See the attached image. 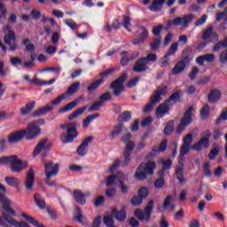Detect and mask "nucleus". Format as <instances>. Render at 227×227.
I'll use <instances>...</instances> for the list:
<instances>
[{
	"label": "nucleus",
	"mask_w": 227,
	"mask_h": 227,
	"mask_svg": "<svg viewBox=\"0 0 227 227\" xmlns=\"http://www.w3.org/2000/svg\"><path fill=\"white\" fill-rule=\"evenodd\" d=\"M0 164L2 166L11 165V169L14 173H20L22 169L27 168V161L19 159L17 155L4 156L0 158Z\"/></svg>",
	"instance_id": "f257e3e1"
},
{
	"label": "nucleus",
	"mask_w": 227,
	"mask_h": 227,
	"mask_svg": "<svg viewBox=\"0 0 227 227\" xmlns=\"http://www.w3.org/2000/svg\"><path fill=\"white\" fill-rule=\"evenodd\" d=\"M77 123L76 122H71L67 124H63L60 126V129H66L67 133H62L60 135V141L64 143V145H67L68 143H73L74 140L79 136V133L77 132Z\"/></svg>",
	"instance_id": "f03ea898"
},
{
	"label": "nucleus",
	"mask_w": 227,
	"mask_h": 227,
	"mask_svg": "<svg viewBox=\"0 0 227 227\" xmlns=\"http://www.w3.org/2000/svg\"><path fill=\"white\" fill-rule=\"evenodd\" d=\"M155 168L157 164L154 161L142 162L135 173L136 180H146L148 175H153Z\"/></svg>",
	"instance_id": "7ed1b4c3"
},
{
	"label": "nucleus",
	"mask_w": 227,
	"mask_h": 227,
	"mask_svg": "<svg viewBox=\"0 0 227 227\" xmlns=\"http://www.w3.org/2000/svg\"><path fill=\"white\" fill-rule=\"evenodd\" d=\"M168 93H169L168 87L158 88L151 97L150 103L144 108V113H152V111H153V107H155V104H159V102L162 100V98L166 97Z\"/></svg>",
	"instance_id": "20e7f679"
},
{
	"label": "nucleus",
	"mask_w": 227,
	"mask_h": 227,
	"mask_svg": "<svg viewBox=\"0 0 227 227\" xmlns=\"http://www.w3.org/2000/svg\"><path fill=\"white\" fill-rule=\"evenodd\" d=\"M153 208H155V203L153 200H150L147 206L145 207L144 211L141 209H137L134 212V215L141 223H150L152 221V214H153Z\"/></svg>",
	"instance_id": "39448f33"
},
{
	"label": "nucleus",
	"mask_w": 227,
	"mask_h": 227,
	"mask_svg": "<svg viewBox=\"0 0 227 227\" xmlns=\"http://www.w3.org/2000/svg\"><path fill=\"white\" fill-rule=\"evenodd\" d=\"M0 203L3 205V209L9 215L13 217L17 215V213L13 208H12V205L13 202L10 200V199L6 198V187L0 184Z\"/></svg>",
	"instance_id": "423d86ee"
},
{
	"label": "nucleus",
	"mask_w": 227,
	"mask_h": 227,
	"mask_svg": "<svg viewBox=\"0 0 227 227\" xmlns=\"http://www.w3.org/2000/svg\"><path fill=\"white\" fill-rule=\"evenodd\" d=\"M194 114V106H190L185 112L184 117L181 119L180 124L176 129V133L180 136L191 123H192V115Z\"/></svg>",
	"instance_id": "0eeeda50"
},
{
	"label": "nucleus",
	"mask_w": 227,
	"mask_h": 227,
	"mask_svg": "<svg viewBox=\"0 0 227 227\" xmlns=\"http://www.w3.org/2000/svg\"><path fill=\"white\" fill-rule=\"evenodd\" d=\"M49 150H51V144H49L47 138H44L36 145L33 152V156L37 157V155H41L43 159H45L47 153H49Z\"/></svg>",
	"instance_id": "6e6552de"
},
{
	"label": "nucleus",
	"mask_w": 227,
	"mask_h": 227,
	"mask_svg": "<svg viewBox=\"0 0 227 227\" xmlns=\"http://www.w3.org/2000/svg\"><path fill=\"white\" fill-rule=\"evenodd\" d=\"M210 136H212L210 131H205L202 134L201 138L192 146V150L201 152L203 148H208L210 146Z\"/></svg>",
	"instance_id": "1a4fd4ad"
},
{
	"label": "nucleus",
	"mask_w": 227,
	"mask_h": 227,
	"mask_svg": "<svg viewBox=\"0 0 227 227\" xmlns=\"http://www.w3.org/2000/svg\"><path fill=\"white\" fill-rule=\"evenodd\" d=\"M3 214V217L0 216V225L4 226V227H27V223L26 222H17V220H15V218H12L10 216H8V215L4 212L2 213ZM11 224V226H10Z\"/></svg>",
	"instance_id": "9d476101"
},
{
	"label": "nucleus",
	"mask_w": 227,
	"mask_h": 227,
	"mask_svg": "<svg viewBox=\"0 0 227 227\" xmlns=\"http://www.w3.org/2000/svg\"><path fill=\"white\" fill-rule=\"evenodd\" d=\"M59 173V164L53 161H47L44 163V175L47 180H51L53 176H58Z\"/></svg>",
	"instance_id": "9b49d317"
},
{
	"label": "nucleus",
	"mask_w": 227,
	"mask_h": 227,
	"mask_svg": "<svg viewBox=\"0 0 227 227\" xmlns=\"http://www.w3.org/2000/svg\"><path fill=\"white\" fill-rule=\"evenodd\" d=\"M191 63V58L184 56L183 59L176 62L175 67L171 69V75H180L185 72V67Z\"/></svg>",
	"instance_id": "f8f14e48"
},
{
	"label": "nucleus",
	"mask_w": 227,
	"mask_h": 227,
	"mask_svg": "<svg viewBox=\"0 0 227 227\" xmlns=\"http://www.w3.org/2000/svg\"><path fill=\"white\" fill-rule=\"evenodd\" d=\"M137 38L132 41L133 45H141V43H145L148 36H150V31L145 26H139L138 30L136 32Z\"/></svg>",
	"instance_id": "ddd939ff"
},
{
	"label": "nucleus",
	"mask_w": 227,
	"mask_h": 227,
	"mask_svg": "<svg viewBox=\"0 0 227 227\" xmlns=\"http://www.w3.org/2000/svg\"><path fill=\"white\" fill-rule=\"evenodd\" d=\"M40 134H42V129H40V127L35 126V124L30 122L28 124V126L27 127L25 136H26L27 139L31 141V139H36V137H38V136H40Z\"/></svg>",
	"instance_id": "4468645a"
},
{
	"label": "nucleus",
	"mask_w": 227,
	"mask_h": 227,
	"mask_svg": "<svg viewBox=\"0 0 227 227\" xmlns=\"http://www.w3.org/2000/svg\"><path fill=\"white\" fill-rule=\"evenodd\" d=\"M79 91V86H71L68 88L67 93L62 94L59 98H55L54 100L51 101V106H59L65 98L67 97H70L72 95H74V93H77Z\"/></svg>",
	"instance_id": "2eb2a0df"
},
{
	"label": "nucleus",
	"mask_w": 227,
	"mask_h": 227,
	"mask_svg": "<svg viewBox=\"0 0 227 227\" xmlns=\"http://www.w3.org/2000/svg\"><path fill=\"white\" fill-rule=\"evenodd\" d=\"M24 81H27V82H30V84H35V86H51V84H53L56 82V79H51L50 81H42L38 79L37 77L33 78L30 80L29 74H26L23 76Z\"/></svg>",
	"instance_id": "dca6fc26"
},
{
	"label": "nucleus",
	"mask_w": 227,
	"mask_h": 227,
	"mask_svg": "<svg viewBox=\"0 0 227 227\" xmlns=\"http://www.w3.org/2000/svg\"><path fill=\"white\" fill-rule=\"evenodd\" d=\"M146 70H148V63L145 57H142L135 62L133 66V72H136L137 74H145Z\"/></svg>",
	"instance_id": "f3484780"
},
{
	"label": "nucleus",
	"mask_w": 227,
	"mask_h": 227,
	"mask_svg": "<svg viewBox=\"0 0 227 227\" xmlns=\"http://www.w3.org/2000/svg\"><path fill=\"white\" fill-rule=\"evenodd\" d=\"M195 61L200 67H205V61L207 63H214V61H215V55L214 53L200 55L196 59Z\"/></svg>",
	"instance_id": "a211bd4d"
},
{
	"label": "nucleus",
	"mask_w": 227,
	"mask_h": 227,
	"mask_svg": "<svg viewBox=\"0 0 227 227\" xmlns=\"http://www.w3.org/2000/svg\"><path fill=\"white\" fill-rule=\"evenodd\" d=\"M169 107H173V104H168V101L160 104L156 109L155 114L157 118H163L168 113H169Z\"/></svg>",
	"instance_id": "6ab92c4d"
},
{
	"label": "nucleus",
	"mask_w": 227,
	"mask_h": 227,
	"mask_svg": "<svg viewBox=\"0 0 227 227\" xmlns=\"http://www.w3.org/2000/svg\"><path fill=\"white\" fill-rule=\"evenodd\" d=\"M93 141V137H89L85 138L80 146L77 149V153L80 157H84L86 153H88V146H90V143Z\"/></svg>",
	"instance_id": "aec40b11"
},
{
	"label": "nucleus",
	"mask_w": 227,
	"mask_h": 227,
	"mask_svg": "<svg viewBox=\"0 0 227 227\" xmlns=\"http://www.w3.org/2000/svg\"><path fill=\"white\" fill-rule=\"evenodd\" d=\"M24 137H26V129L16 131L9 136V143L11 145L19 143V141L24 139Z\"/></svg>",
	"instance_id": "412c9836"
},
{
	"label": "nucleus",
	"mask_w": 227,
	"mask_h": 227,
	"mask_svg": "<svg viewBox=\"0 0 227 227\" xmlns=\"http://www.w3.org/2000/svg\"><path fill=\"white\" fill-rule=\"evenodd\" d=\"M74 200L79 205H86V200L84 198H90L91 193H82L81 190H74Z\"/></svg>",
	"instance_id": "4be33fe9"
},
{
	"label": "nucleus",
	"mask_w": 227,
	"mask_h": 227,
	"mask_svg": "<svg viewBox=\"0 0 227 227\" xmlns=\"http://www.w3.org/2000/svg\"><path fill=\"white\" fill-rule=\"evenodd\" d=\"M33 185H35V170L30 168L27 175L25 187L27 191H33Z\"/></svg>",
	"instance_id": "5701e85b"
},
{
	"label": "nucleus",
	"mask_w": 227,
	"mask_h": 227,
	"mask_svg": "<svg viewBox=\"0 0 227 227\" xmlns=\"http://www.w3.org/2000/svg\"><path fill=\"white\" fill-rule=\"evenodd\" d=\"M185 161L178 160L177 166L176 167V175L180 184H185V177H184V167Z\"/></svg>",
	"instance_id": "b1692460"
},
{
	"label": "nucleus",
	"mask_w": 227,
	"mask_h": 227,
	"mask_svg": "<svg viewBox=\"0 0 227 227\" xmlns=\"http://www.w3.org/2000/svg\"><path fill=\"white\" fill-rule=\"evenodd\" d=\"M123 172H117V174L109 176L106 180V186L113 187L116 184H120V178H123Z\"/></svg>",
	"instance_id": "393cba45"
},
{
	"label": "nucleus",
	"mask_w": 227,
	"mask_h": 227,
	"mask_svg": "<svg viewBox=\"0 0 227 227\" xmlns=\"http://www.w3.org/2000/svg\"><path fill=\"white\" fill-rule=\"evenodd\" d=\"M21 217L24 219V221H27V223H30V224H33V226L35 227H45L43 223H40L38 220L35 219V217L31 216L27 213H21Z\"/></svg>",
	"instance_id": "a878e982"
},
{
	"label": "nucleus",
	"mask_w": 227,
	"mask_h": 227,
	"mask_svg": "<svg viewBox=\"0 0 227 227\" xmlns=\"http://www.w3.org/2000/svg\"><path fill=\"white\" fill-rule=\"evenodd\" d=\"M76 215H74V221H77L78 223H81L82 226H89L90 223L88 222V219L82 215V212L81 211L80 207H75Z\"/></svg>",
	"instance_id": "bb28decb"
},
{
	"label": "nucleus",
	"mask_w": 227,
	"mask_h": 227,
	"mask_svg": "<svg viewBox=\"0 0 227 227\" xmlns=\"http://www.w3.org/2000/svg\"><path fill=\"white\" fill-rule=\"evenodd\" d=\"M164 3H166V0H153L149 6V10L151 12H160V10H162Z\"/></svg>",
	"instance_id": "cd10ccee"
},
{
	"label": "nucleus",
	"mask_w": 227,
	"mask_h": 227,
	"mask_svg": "<svg viewBox=\"0 0 227 227\" xmlns=\"http://www.w3.org/2000/svg\"><path fill=\"white\" fill-rule=\"evenodd\" d=\"M138 56L139 52H135L128 56H123L121 59V65L122 67H127L129 63H130V61H134V59H136V58H137Z\"/></svg>",
	"instance_id": "c85d7f7f"
},
{
	"label": "nucleus",
	"mask_w": 227,
	"mask_h": 227,
	"mask_svg": "<svg viewBox=\"0 0 227 227\" xmlns=\"http://www.w3.org/2000/svg\"><path fill=\"white\" fill-rule=\"evenodd\" d=\"M36 106V102L31 101L27 103L25 106L20 108V114L21 116H26L35 109V106Z\"/></svg>",
	"instance_id": "c756f323"
},
{
	"label": "nucleus",
	"mask_w": 227,
	"mask_h": 227,
	"mask_svg": "<svg viewBox=\"0 0 227 227\" xmlns=\"http://www.w3.org/2000/svg\"><path fill=\"white\" fill-rule=\"evenodd\" d=\"M173 201V196H168L163 202L162 208L163 210H169L170 212H173L175 208H176V206L175 204H171Z\"/></svg>",
	"instance_id": "7c9ffc66"
},
{
	"label": "nucleus",
	"mask_w": 227,
	"mask_h": 227,
	"mask_svg": "<svg viewBox=\"0 0 227 227\" xmlns=\"http://www.w3.org/2000/svg\"><path fill=\"white\" fill-rule=\"evenodd\" d=\"M52 109H54V107L51 106H45L42 108H40L39 110H37L36 112H35L33 114L34 118H38L40 116H43L44 114H47V113H51V111H52Z\"/></svg>",
	"instance_id": "2f4dec72"
},
{
	"label": "nucleus",
	"mask_w": 227,
	"mask_h": 227,
	"mask_svg": "<svg viewBox=\"0 0 227 227\" xmlns=\"http://www.w3.org/2000/svg\"><path fill=\"white\" fill-rule=\"evenodd\" d=\"M77 104H79V99L67 104L65 106L61 107L59 110V114H65V113H68V111H72V109L76 107Z\"/></svg>",
	"instance_id": "473e14b6"
},
{
	"label": "nucleus",
	"mask_w": 227,
	"mask_h": 227,
	"mask_svg": "<svg viewBox=\"0 0 227 227\" xmlns=\"http://www.w3.org/2000/svg\"><path fill=\"white\" fill-rule=\"evenodd\" d=\"M5 184H7V185H10V187H15V189H19L20 185V181L17 177L6 176Z\"/></svg>",
	"instance_id": "72a5a7b5"
},
{
	"label": "nucleus",
	"mask_w": 227,
	"mask_h": 227,
	"mask_svg": "<svg viewBox=\"0 0 227 227\" xmlns=\"http://www.w3.org/2000/svg\"><path fill=\"white\" fill-rule=\"evenodd\" d=\"M4 41L6 45H12V42L17 41V35H15L13 30H10L9 33L4 35Z\"/></svg>",
	"instance_id": "f704fd0d"
},
{
	"label": "nucleus",
	"mask_w": 227,
	"mask_h": 227,
	"mask_svg": "<svg viewBox=\"0 0 227 227\" xmlns=\"http://www.w3.org/2000/svg\"><path fill=\"white\" fill-rule=\"evenodd\" d=\"M129 79V74L127 73L122 74L118 77L115 81H114L110 86H123L125 84V81Z\"/></svg>",
	"instance_id": "c9c22d12"
},
{
	"label": "nucleus",
	"mask_w": 227,
	"mask_h": 227,
	"mask_svg": "<svg viewBox=\"0 0 227 227\" xmlns=\"http://www.w3.org/2000/svg\"><path fill=\"white\" fill-rule=\"evenodd\" d=\"M160 45H162V37L161 36L154 37L153 39V42L150 43L151 50L153 51H159V49H160Z\"/></svg>",
	"instance_id": "e433bc0d"
},
{
	"label": "nucleus",
	"mask_w": 227,
	"mask_h": 227,
	"mask_svg": "<svg viewBox=\"0 0 227 227\" xmlns=\"http://www.w3.org/2000/svg\"><path fill=\"white\" fill-rule=\"evenodd\" d=\"M182 98V91L177 90L173 93L168 99L166 100L167 104H176V102H180V98Z\"/></svg>",
	"instance_id": "4c0bfd02"
},
{
	"label": "nucleus",
	"mask_w": 227,
	"mask_h": 227,
	"mask_svg": "<svg viewBox=\"0 0 227 227\" xmlns=\"http://www.w3.org/2000/svg\"><path fill=\"white\" fill-rule=\"evenodd\" d=\"M159 164H161V171H169L171 169V166H173V160L171 159H160Z\"/></svg>",
	"instance_id": "58836bf2"
},
{
	"label": "nucleus",
	"mask_w": 227,
	"mask_h": 227,
	"mask_svg": "<svg viewBox=\"0 0 227 227\" xmlns=\"http://www.w3.org/2000/svg\"><path fill=\"white\" fill-rule=\"evenodd\" d=\"M190 150H191V145L183 144L181 150H180L179 161L185 162V155H187V153H189Z\"/></svg>",
	"instance_id": "ea45409f"
},
{
	"label": "nucleus",
	"mask_w": 227,
	"mask_h": 227,
	"mask_svg": "<svg viewBox=\"0 0 227 227\" xmlns=\"http://www.w3.org/2000/svg\"><path fill=\"white\" fill-rule=\"evenodd\" d=\"M123 129H125V126L123 125L122 122H121L120 124L115 126L114 130L110 134L111 139H114L115 136H120V134H121V132H123Z\"/></svg>",
	"instance_id": "a19ab883"
},
{
	"label": "nucleus",
	"mask_w": 227,
	"mask_h": 227,
	"mask_svg": "<svg viewBox=\"0 0 227 227\" xmlns=\"http://www.w3.org/2000/svg\"><path fill=\"white\" fill-rule=\"evenodd\" d=\"M178 51V43H174L170 45V48L168 49V52L164 55L165 59H168V58L171 56H175Z\"/></svg>",
	"instance_id": "79ce46f5"
},
{
	"label": "nucleus",
	"mask_w": 227,
	"mask_h": 227,
	"mask_svg": "<svg viewBox=\"0 0 227 227\" xmlns=\"http://www.w3.org/2000/svg\"><path fill=\"white\" fill-rule=\"evenodd\" d=\"M34 200L39 208H45V207H47V205L45 204V199L40 194L35 193L34 196Z\"/></svg>",
	"instance_id": "37998d69"
},
{
	"label": "nucleus",
	"mask_w": 227,
	"mask_h": 227,
	"mask_svg": "<svg viewBox=\"0 0 227 227\" xmlns=\"http://www.w3.org/2000/svg\"><path fill=\"white\" fill-rule=\"evenodd\" d=\"M132 120V112L126 111L120 114L118 121H121V123H125L127 121H130Z\"/></svg>",
	"instance_id": "c03bdc74"
},
{
	"label": "nucleus",
	"mask_w": 227,
	"mask_h": 227,
	"mask_svg": "<svg viewBox=\"0 0 227 227\" xmlns=\"http://www.w3.org/2000/svg\"><path fill=\"white\" fill-rule=\"evenodd\" d=\"M219 152H221V147L217 144L213 145V148L209 153L208 159L210 160H214L217 155H219Z\"/></svg>",
	"instance_id": "a18cd8bd"
},
{
	"label": "nucleus",
	"mask_w": 227,
	"mask_h": 227,
	"mask_svg": "<svg viewBox=\"0 0 227 227\" xmlns=\"http://www.w3.org/2000/svg\"><path fill=\"white\" fill-rule=\"evenodd\" d=\"M86 109H88V106L78 108L68 116V120H75V118H78L79 116H81V114H83Z\"/></svg>",
	"instance_id": "49530a36"
},
{
	"label": "nucleus",
	"mask_w": 227,
	"mask_h": 227,
	"mask_svg": "<svg viewBox=\"0 0 227 227\" xmlns=\"http://www.w3.org/2000/svg\"><path fill=\"white\" fill-rule=\"evenodd\" d=\"M112 212L113 214H115V219H117V221L122 222L127 219V213L123 209L117 212L116 208H114Z\"/></svg>",
	"instance_id": "de8ad7c7"
},
{
	"label": "nucleus",
	"mask_w": 227,
	"mask_h": 227,
	"mask_svg": "<svg viewBox=\"0 0 227 227\" xmlns=\"http://www.w3.org/2000/svg\"><path fill=\"white\" fill-rule=\"evenodd\" d=\"M159 153H160V151L159 150V146L154 145L152 148V152L146 155L145 159L146 160H152L153 159H155V157H157Z\"/></svg>",
	"instance_id": "09e8293b"
},
{
	"label": "nucleus",
	"mask_w": 227,
	"mask_h": 227,
	"mask_svg": "<svg viewBox=\"0 0 227 227\" xmlns=\"http://www.w3.org/2000/svg\"><path fill=\"white\" fill-rule=\"evenodd\" d=\"M98 116H100L99 114H94L85 118L83 120V129H88V127H90V123H91V121H93L94 120H97Z\"/></svg>",
	"instance_id": "8fccbe9b"
},
{
	"label": "nucleus",
	"mask_w": 227,
	"mask_h": 227,
	"mask_svg": "<svg viewBox=\"0 0 227 227\" xmlns=\"http://www.w3.org/2000/svg\"><path fill=\"white\" fill-rule=\"evenodd\" d=\"M221 99V91L212 90L208 96L209 102H218Z\"/></svg>",
	"instance_id": "3c124183"
},
{
	"label": "nucleus",
	"mask_w": 227,
	"mask_h": 227,
	"mask_svg": "<svg viewBox=\"0 0 227 227\" xmlns=\"http://www.w3.org/2000/svg\"><path fill=\"white\" fill-rule=\"evenodd\" d=\"M174 130H175V121H169L165 127L164 134L166 136H171Z\"/></svg>",
	"instance_id": "603ef678"
},
{
	"label": "nucleus",
	"mask_w": 227,
	"mask_h": 227,
	"mask_svg": "<svg viewBox=\"0 0 227 227\" xmlns=\"http://www.w3.org/2000/svg\"><path fill=\"white\" fill-rule=\"evenodd\" d=\"M183 21V27H189V24L194 20V14L190 13L188 15H185L182 18Z\"/></svg>",
	"instance_id": "864d4df0"
},
{
	"label": "nucleus",
	"mask_w": 227,
	"mask_h": 227,
	"mask_svg": "<svg viewBox=\"0 0 227 227\" xmlns=\"http://www.w3.org/2000/svg\"><path fill=\"white\" fill-rule=\"evenodd\" d=\"M31 40L29 38H26L23 40V45L26 47V51L27 52H34L35 51V44L33 43H29Z\"/></svg>",
	"instance_id": "5fc2aeb1"
},
{
	"label": "nucleus",
	"mask_w": 227,
	"mask_h": 227,
	"mask_svg": "<svg viewBox=\"0 0 227 227\" xmlns=\"http://www.w3.org/2000/svg\"><path fill=\"white\" fill-rule=\"evenodd\" d=\"M119 180V185L121 187V192H123L124 194L127 193L129 192V187L125 185V180H127V176H125V174H123L122 178H120Z\"/></svg>",
	"instance_id": "6e6d98bb"
},
{
	"label": "nucleus",
	"mask_w": 227,
	"mask_h": 227,
	"mask_svg": "<svg viewBox=\"0 0 227 227\" xmlns=\"http://www.w3.org/2000/svg\"><path fill=\"white\" fill-rule=\"evenodd\" d=\"M112 97H113L112 93L106 92L99 97V102L101 103V105L104 106L106 102H109V100H111Z\"/></svg>",
	"instance_id": "4d7b16f0"
},
{
	"label": "nucleus",
	"mask_w": 227,
	"mask_h": 227,
	"mask_svg": "<svg viewBox=\"0 0 227 227\" xmlns=\"http://www.w3.org/2000/svg\"><path fill=\"white\" fill-rule=\"evenodd\" d=\"M111 90L115 97H120L123 91H125V87L123 86H112Z\"/></svg>",
	"instance_id": "13d9d810"
},
{
	"label": "nucleus",
	"mask_w": 227,
	"mask_h": 227,
	"mask_svg": "<svg viewBox=\"0 0 227 227\" xmlns=\"http://www.w3.org/2000/svg\"><path fill=\"white\" fill-rule=\"evenodd\" d=\"M162 29H164V25L160 24L158 26L153 27L152 33L154 36L159 37L160 36V33L162 32Z\"/></svg>",
	"instance_id": "bf43d9fd"
},
{
	"label": "nucleus",
	"mask_w": 227,
	"mask_h": 227,
	"mask_svg": "<svg viewBox=\"0 0 227 227\" xmlns=\"http://www.w3.org/2000/svg\"><path fill=\"white\" fill-rule=\"evenodd\" d=\"M130 155H132L131 153L124 152V160L121 162L122 168H127V166L130 164V160H131Z\"/></svg>",
	"instance_id": "052dcab7"
},
{
	"label": "nucleus",
	"mask_w": 227,
	"mask_h": 227,
	"mask_svg": "<svg viewBox=\"0 0 227 227\" xmlns=\"http://www.w3.org/2000/svg\"><path fill=\"white\" fill-rule=\"evenodd\" d=\"M214 33V27H208L202 35V40H208Z\"/></svg>",
	"instance_id": "680f3d73"
},
{
	"label": "nucleus",
	"mask_w": 227,
	"mask_h": 227,
	"mask_svg": "<svg viewBox=\"0 0 227 227\" xmlns=\"http://www.w3.org/2000/svg\"><path fill=\"white\" fill-rule=\"evenodd\" d=\"M193 138H194V135H192V133H189V134L185 135V137L183 139V145L191 146V145H192Z\"/></svg>",
	"instance_id": "e2e57ef3"
},
{
	"label": "nucleus",
	"mask_w": 227,
	"mask_h": 227,
	"mask_svg": "<svg viewBox=\"0 0 227 227\" xmlns=\"http://www.w3.org/2000/svg\"><path fill=\"white\" fill-rule=\"evenodd\" d=\"M64 24L70 27L72 31H75L77 29V23L73 19H68L64 21Z\"/></svg>",
	"instance_id": "0e129e2a"
},
{
	"label": "nucleus",
	"mask_w": 227,
	"mask_h": 227,
	"mask_svg": "<svg viewBox=\"0 0 227 227\" xmlns=\"http://www.w3.org/2000/svg\"><path fill=\"white\" fill-rule=\"evenodd\" d=\"M138 194L141 197L142 200H145L148 198V195L150 194V192L148 191V188L142 187L138 190Z\"/></svg>",
	"instance_id": "69168bd1"
},
{
	"label": "nucleus",
	"mask_w": 227,
	"mask_h": 227,
	"mask_svg": "<svg viewBox=\"0 0 227 227\" xmlns=\"http://www.w3.org/2000/svg\"><path fill=\"white\" fill-rule=\"evenodd\" d=\"M134 148H136V143H134V141H128L126 142V149L124 152L132 153V152H134Z\"/></svg>",
	"instance_id": "338daca9"
},
{
	"label": "nucleus",
	"mask_w": 227,
	"mask_h": 227,
	"mask_svg": "<svg viewBox=\"0 0 227 227\" xmlns=\"http://www.w3.org/2000/svg\"><path fill=\"white\" fill-rule=\"evenodd\" d=\"M10 62L12 67H17L18 65H22V59L19 57H12Z\"/></svg>",
	"instance_id": "774afa93"
}]
</instances>
